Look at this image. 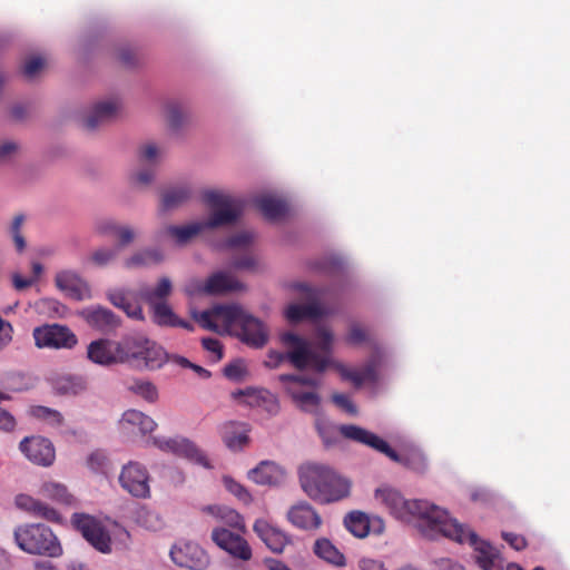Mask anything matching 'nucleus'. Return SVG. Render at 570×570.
<instances>
[{
	"instance_id": "1",
	"label": "nucleus",
	"mask_w": 570,
	"mask_h": 570,
	"mask_svg": "<svg viewBox=\"0 0 570 570\" xmlns=\"http://www.w3.org/2000/svg\"><path fill=\"white\" fill-rule=\"evenodd\" d=\"M279 341L286 352L269 351L264 361L265 366L269 368H276L285 360H288L294 367L312 368L315 373H323L328 367H333L343 380L350 381L355 386L376 380L375 360L360 370L340 363L331 356L335 337L333 332L325 326L316 330L313 344L291 331L283 332L279 335Z\"/></svg>"
},
{
	"instance_id": "2",
	"label": "nucleus",
	"mask_w": 570,
	"mask_h": 570,
	"mask_svg": "<svg viewBox=\"0 0 570 570\" xmlns=\"http://www.w3.org/2000/svg\"><path fill=\"white\" fill-rule=\"evenodd\" d=\"M374 501L397 521L414 524L422 537L440 539V528L449 513L445 509L428 500L406 499L390 485L376 488Z\"/></svg>"
},
{
	"instance_id": "3",
	"label": "nucleus",
	"mask_w": 570,
	"mask_h": 570,
	"mask_svg": "<svg viewBox=\"0 0 570 570\" xmlns=\"http://www.w3.org/2000/svg\"><path fill=\"white\" fill-rule=\"evenodd\" d=\"M202 199L210 210L208 217L183 225H166L158 230V240L185 246L204 230L232 224L240 215L239 202L225 190L205 189Z\"/></svg>"
},
{
	"instance_id": "4",
	"label": "nucleus",
	"mask_w": 570,
	"mask_h": 570,
	"mask_svg": "<svg viewBox=\"0 0 570 570\" xmlns=\"http://www.w3.org/2000/svg\"><path fill=\"white\" fill-rule=\"evenodd\" d=\"M298 476L305 494L323 504L341 501L351 493V481L323 463L302 464L298 469Z\"/></svg>"
},
{
	"instance_id": "5",
	"label": "nucleus",
	"mask_w": 570,
	"mask_h": 570,
	"mask_svg": "<svg viewBox=\"0 0 570 570\" xmlns=\"http://www.w3.org/2000/svg\"><path fill=\"white\" fill-rule=\"evenodd\" d=\"M71 523L86 541L102 554L124 552L130 548L131 534L118 522L101 520L86 513H73Z\"/></svg>"
},
{
	"instance_id": "6",
	"label": "nucleus",
	"mask_w": 570,
	"mask_h": 570,
	"mask_svg": "<svg viewBox=\"0 0 570 570\" xmlns=\"http://www.w3.org/2000/svg\"><path fill=\"white\" fill-rule=\"evenodd\" d=\"M440 538L472 547L475 562L482 570H522L515 563L504 566L500 552L490 542L479 538L474 530L451 517L450 513L440 528Z\"/></svg>"
},
{
	"instance_id": "7",
	"label": "nucleus",
	"mask_w": 570,
	"mask_h": 570,
	"mask_svg": "<svg viewBox=\"0 0 570 570\" xmlns=\"http://www.w3.org/2000/svg\"><path fill=\"white\" fill-rule=\"evenodd\" d=\"M119 351L121 364L150 371L161 368L168 358L161 345L141 333L125 335L119 341Z\"/></svg>"
},
{
	"instance_id": "8",
	"label": "nucleus",
	"mask_w": 570,
	"mask_h": 570,
	"mask_svg": "<svg viewBox=\"0 0 570 570\" xmlns=\"http://www.w3.org/2000/svg\"><path fill=\"white\" fill-rule=\"evenodd\" d=\"M337 430L344 438L367 445L385 454L391 460L400 462L414 471L422 472L426 469L425 456L423 452L417 448H412L409 451L399 454L393 449H391L387 442L366 429L348 424L341 425L337 428Z\"/></svg>"
},
{
	"instance_id": "9",
	"label": "nucleus",
	"mask_w": 570,
	"mask_h": 570,
	"mask_svg": "<svg viewBox=\"0 0 570 570\" xmlns=\"http://www.w3.org/2000/svg\"><path fill=\"white\" fill-rule=\"evenodd\" d=\"M13 539L20 550L28 554L59 558L62 546L53 531L42 523H24L14 528Z\"/></svg>"
},
{
	"instance_id": "10",
	"label": "nucleus",
	"mask_w": 570,
	"mask_h": 570,
	"mask_svg": "<svg viewBox=\"0 0 570 570\" xmlns=\"http://www.w3.org/2000/svg\"><path fill=\"white\" fill-rule=\"evenodd\" d=\"M278 380L297 409L311 414L318 413L322 402L318 393L322 382L318 377L304 374H283L278 376Z\"/></svg>"
},
{
	"instance_id": "11",
	"label": "nucleus",
	"mask_w": 570,
	"mask_h": 570,
	"mask_svg": "<svg viewBox=\"0 0 570 570\" xmlns=\"http://www.w3.org/2000/svg\"><path fill=\"white\" fill-rule=\"evenodd\" d=\"M244 312L237 304H217L202 312L191 311V316L205 330L218 334H234Z\"/></svg>"
},
{
	"instance_id": "12",
	"label": "nucleus",
	"mask_w": 570,
	"mask_h": 570,
	"mask_svg": "<svg viewBox=\"0 0 570 570\" xmlns=\"http://www.w3.org/2000/svg\"><path fill=\"white\" fill-rule=\"evenodd\" d=\"M242 533L224 525H215L210 531V540L232 559L249 562L254 556L253 548Z\"/></svg>"
},
{
	"instance_id": "13",
	"label": "nucleus",
	"mask_w": 570,
	"mask_h": 570,
	"mask_svg": "<svg viewBox=\"0 0 570 570\" xmlns=\"http://www.w3.org/2000/svg\"><path fill=\"white\" fill-rule=\"evenodd\" d=\"M296 288L302 293L305 303H291L285 307L284 316L287 322L296 324L304 320H317L327 314L316 289L306 284H298Z\"/></svg>"
},
{
	"instance_id": "14",
	"label": "nucleus",
	"mask_w": 570,
	"mask_h": 570,
	"mask_svg": "<svg viewBox=\"0 0 570 570\" xmlns=\"http://www.w3.org/2000/svg\"><path fill=\"white\" fill-rule=\"evenodd\" d=\"M242 288L240 282L227 272H217L207 279L190 278L184 286L188 296L215 295Z\"/></svg>"
},
{
	"instance_id": "15",
	"label": "nucleus",
	"mask_w": 570,
	"mask_h": 570,
	"mask_svg": "<svg viewBox=\"0 0 570 570\" xmlns=\"http://www.w3.org/2000/svg\"><path fill=\"white\" fill-rule=\"evenodd\" d=\"M171 562L188 570H206L210 564V557L198 543L188 540H178L169 549Z\"/></svg>"
},
{
	"instance_id": "16",
	"label": "nucleus",
	"mask_w": 570,
	"mask_h": 570,
	"mask_svg": "<svg viewBox=\"0 0 570 570\" xmlns=\"http://www.w3.org/2000/svg\"><path fill=\"white\" fill-rule=\"evenodd\" d=\"M150 479L147 468L138 461L124 464L118 475L121 489L137 499L150 497Z\"/></svg>"
},
{
	"instance_id": "17",
	"label": "nucleus",
	"mask_w": 570,
	"mask_h": 570,
	"mask_svg": "<svg viewBox=\"0 0 570 570\" xmlns=\"http://www.w3.org/2000/svg\"><path fill=\"white\" fill-rule=\"evenodd\" d=\"M32 336L38 348L70 350L78 343L76 334L60 324H46L33 328Z\"/></svg>"
},
{
	"instance_id": "18",
	"label": "nucleus",
	"mask_w": 570,
	"mask_h": 570,
	"mask_svg": "<svg viewBox=\"0 0 570 570\" xmlns=\"http://www.w3.org/2000/svg\"><path fill=\"white\" fill-rule=\"evenodd\" d=\"M157 428L158 424L151 416L136 409L126 410L117 422L119 435L127 441L147 436Z\"/></svg>"
},
{
	"instance_id": "19",
	"label": "nucleus",
	"mask_w": 570,
	"mask_h": 570,
	"mask_svg": "<svg viewBox=\"0 0 570 570\" xmlns=\"http://www.w3.org/2000/svg\"><path fill=\"white\" fill-rule=\"evenodd\" d=\"M19 450L31 463L40 466H50L56 459L52 442L43 436H27L19 443Z\"/></svg>"
},
{
	"instance_id": "20",
	"label": "nucleus",
	"mask_w": 570,
	"mask_h": 570,
	"mask_svg": "<svg viewBox=\"0 0 570 570\" xmlns=\"http://www.w3.org/2000/svg\"><path fill=\"white\" fill-rule=\"evenodd\" d=\"M230 396L238 406L261 409L269 414L278 412L276 397L265 389L246 387L232 392Z\"/></svg>"
},
{
	"instance_id": "21",
	"label": "nucleus",
	"mask_w": 570,
	"mask_h": 570,
	"mask_svg": "<svg viewBox=\"0 0 570 570\" xmlns=\"http://www.w3.org/2000/svg\"><path fill=\"white\" fill-rule=\"evenodd\" d=\"M55 285L67 297L81 302L92 298L89 283L72 269H62L55 275Z\"/></svg>"
},
{
	"instance_id": "22",
	"label": "nucleus",
	"mask_w": 570,
	"mask_h": 570,
	"mask_svg": "<svg viewBox=\"0 0 570 570\" xmlns=\"http://www.w3.org/2000/svg\"><path fill=\"white\" fill-rule=\"evenodd\" d=\"M253 531L273 553H283L292 542L284 530L266 518H257L253 523Z\"/></svg>"
},
{
	"instance_id": "23",
	"label": "nucleus",
	"mask_w": 570,
	"mask_h": 570,
	"mask_svg": "<svg viewBox=\"0 0 570 570\" xmlns=\"http://www.w3.org/2000/svg\"><path fill=\"white\" fill-rule=\"evenodd\" d=\"M234 334L237 335L242 342L256 348L263 347L269 336L265 324L246 311L239 320Z\"/></svg>"
},
{
	"instance_id": "24",
	"label": "nucleus",
	"mask_w": 570,
	"mask_h": 570,
	"mask_svg": "<svg viewBox=\"0 0 570 570\" xmlns=\"http://www.w3.org/2000/svg\"><path fill=\"white\" fill-rule=\"evenodd\" d=\"M87 357L90 362L100 366H114L121 364L119 341L98 338L87 346Z\"/></svg>"
},
{
	"instance_id": "25",
	"label": "nucleus",
	"mask_w": 570,
	"mask_h": 570,
	"mask_svg": "<svg viewBox=\"0 0 570 570\" xmlns=\"http://www.w3.org/2000/svg\"><path fill=\"white\" fill-rule=\"evenodd\" d=\"M246 476L258 485L278 487L286 481L287 472L281 464L265 460L248 470Z\"/></svg>"
},
{
	"instance_id": "26",
	"label": "nucleus",
	"mask_w": 570,
	"mask_h": 570,
	"mask_svg": "<svg viewBox=\"0 0 570 570\" xmlns=\"http://www.w3.org/2000/svg\"><path fill=\"white\" fill-rule=\"evenodd\" d=\"M90 327L98 331H111L120 325V318L109 308L101 305H90L77 312Z\"/></svg>"
},
{
	"instance_id": "27",
	"label": "nucleus",
	"mask_w": 570,
	"mask_h": 570,
	"mask_svg": "<svg viewBox=\"0 0 570 570\" xmlns=\"http://www.w3.org/2000/svg\"><path fill=\"white\" fill-rule=\"evenodd\" d=\"M286 518L293 527L304 531H316L322 525L321 515L307 502H298L292 505Z\"/></svg>"
},
{
	"instance_id": "28",
	"label": "nucleus",
	"mask_w": 570,
	"mask_h": 570,
	"mask_svg": "<svg viewBox=\"0 0 570 570\" xmlns=\"http://www.w3.org/2000/svg\"><path fill=\"white\" fill-rule=\"evenodd\" d=\"M202 512L212 517L219 525L246 532V523L244 517L234 508L226 504H208L202 508Z\"/></svg>"
},
{
	"instance_id": "29",
	"label": "nucleus",
	"mask_w": 570,
	"mask_h": 570,
	"mask_svg": "<svg viewBox=\"0 0 570 570\" xmlns=\"http://www.w3.org/2000/svg\"><path fill=\"white\" fill-rule=\"evenodd\" d=\"M121 108V101L118 98H106L96 102L81 117L82 125L88 129H94L101 120L116 115Z\"/></svg>"
},
{
	"instance_id": "30",
	"label": "nucleus",
	"mask_w": 570,
	"mask_h": 570,
	"mask_svg": "<svg viewBox=\"0 0 570 570\" xmlns=\"http://www.w3.org/2000/svg\"><path fill=\"white\" fill-rule=\"evenodd\" d=\"M173 292V281L168 276H161L156 281L154 285H141L136 296L146 302L148 306H150L154 304L168 302Z\"/></svg>"
},
{
	"instance_id": "31",
	"label": "nucleus",
	"mask_w": 570,
	"mask_h": 570,
	"mask_svg": "<svg viewBox=\"0 0 570 570\" xmlns=\"http://www.w3.org/2000/svg\"><path fill=\"white\" fill-rule=\"evenodd\" d=\"M107 299L121 309L129 318L144 322L146 320L141 304L129 297V291L125 288H111L106 294Z\"/></svg>"
},
{
	"instance_id": "32",
	"label": "nucleus",
	"mask_w": 570,
	"mask_h": 570,
	"mask_svg": "<svg viewBox=\"0 0 570 570\" xmlns=\"http://www.w3.org/2000/svg\"><path fill=\"white\" fill-rule=\"evenodd\" d=\"M249 428L245 423L229 421L219 426L224 444L232 451L243 450L249 441Z\"/></svg>"
},
{
	"instance_id": "33",
	"label": "nucleus",
	"mask_w": 570,
	"mask_h": 570,
	"mask_svg": "<svg viewBox=\"0 0 570 570\" xmlns=\"http://www.w3.org/2000/svg\"><path fill=\"white\" fill-rule=\"evenodd\" d=\"M174 455L187 459L205 469H213L207 455L194 441L183 435H175Z\"/></svg>"
},
{
	"instance_id": "34",
	"label": "nucleus",
	"mask_w": 570,
	"mask_h": 570,
	"mask_svg": "<svg viewBox=\"0 0 570 570\" xmlns=\"http://www.w3.org/2000/svg\"><path fill=\"white\" fill-rule=\"evenodd\" d=\"M165 261V254L157 247L138 249L126 257L122 265L127 269L147 268Z\"/></svg>"
},
{
	"instance_id": "35",
	"label": "nucleus",
	"mask_w": 570,
	"mask_h": 570,
	"mask_svg": "<svg viewBox=\"0 0 570 570\" xmlns=\"http://www.w3.org/2000/svg\"><path fill=\"white\" fill-rule=\"evenodd\" d=\"M313 552L318 559L333 567L343 568L346 566L344 553L325 537L317 538L314 541Z\"/></svg>"
},
{
	"instance_id": "36",
	"label": "nucleus",
	"mask_w": 570,
	"mask_h": 570,
	"mask_svg": "<svg viewBox=\"0 0 570 570\" xmlns=\"http://www.w3.org/2000/svg\"><path fill=\"white\" fill-rule=\"evenodd\" d=\"M14 504L18 509L29 512L33 517L43 518L48 521H58L60 518L59 513L55 509L28 494L17 495Z\"/></svg>"
},
{
	"instance_id": "37",
	"label": "nucleus",
	"mask_w": 570,
	"mask_h": 570,
	"mask_svg": "<svg viewBox=\"0 0 570 570\" xmlns=\"http://www.w3.org/2000/svg\"><path fill=\"white\" fill-rule=\"evenodd\" d=\"M163 115L167 126L177 131L186 125L189 118V109L181 101L169 100L163 107Z\"/></svg>"
},
{
	"instance_id": "38",
	"label": "nucleus",
	"mask_w": 570,
	"mask_h": 570,
	"mask_svg": "<svg viewBox=\"0 0 570 570\" xmlns=\"http://www.w3.org/2000/svg\"><path fill=\"white\" fill-rule=\"evenodd\" d=\"M344 525L356 538H365L370 533L371 521L367 514L353 511L344 518Z\"/></svg>"
},
{
	"instance_id": "39",
	"label": "nucleus",
	"mask_w": 570,
	"mask_h": 570,
	"mask_svg": "<svg viewBox=\"0 0 570 570\" xmlns=\"http://www.w3.org/2000/svg\"><path fill=\"white\" fill-rule=\"evenodd\" d=\"M256 204L261 212L269 219L281 218L287 210V206L282 199L269 194L257 197Z\"/></svg>"
},
{
	"instance_id": "40",
	"label": "nucleus",
	"mask_w": 570,
	"mask_h": 570,
	"mask_svg": "<svg viewBox=\"0 0 570 570\" xmlns=\"http://www.w3.org/2000/svg\"><path fill=\"white\" fill-rule=\"evenodd\" d=\"M135 522L139 527L153 532L165 528V520L160 513L146 507H141L136 511Z\"/></svg>"
},
{
	"instance_id": "41",
	"label": "nucleus",
	"mask_w": 570,
	"mask_h": 570,
	"mask_svg": "<svg viewBox=\"0 0 570 570\" xmlns=\"http://www.w3.org/2000/svg\"><path fill=\"white\" fill-rule=\"evenodd\" d=\"M35 308L39 314L52 318H62L68 314V307L60 301L52 297L40 298L36 302Z\"/></svg>"
},
{
	"instance_id": "42",
	"label": "nucleus",
	"mask_w": 570,
	"mask_h": 570,
	"mask_svg": "<svg viewBox=\"0 0 570 570\" xmlns=\"http://www.w3.org/2000/svg\"><path fill=\"white\" fill-rule=\"evenodd\" d=\"M193 195V188L188 184L171 187L163 194L161 202L166 208L175 207L188 200Z\"/></svg>"
},
{
	"instance_id": "43",
	"label": "nucleus",
	"mask_w": 570,
	"mask_h": 570,
	"mask_svg": "<svg viewBox=\"0 0 570 570\" xmlns=\"http://www.w3.org/2000/svg\"><path fill=\"white\" fill-rule=\"evenodd\" d=\"M127 389L149 403H155L158 400V389L150 381L137 379L129 382Z\"/></svg>"
},
{
	"instance_id": "44",
	"label": "nucleus",
	"mask_w": 570,
	"mask_h": 570,
	"mask_svg": "<svg viewBox=\"0 0 570 570\" xmlns=\"http://www.w3.org/2000/svg\"><path fill=\"white\" fill-rule=\"evenodd\" d=\"M154 323L159 326H173L177 323V315L171 308L169 302L158 303L149 306Z\"/></svg>"
},
{
	"instance_id": "45",
	"label": "nucleus",
	"mask_w": 570,
	"mask_h": 570,
	"mask_svg": "<svg viewBox=\"0 0 570 570\" xmlns=\"http://www.w3.org/2000/svg\"><path fill=\"white\" fill-rule=\"evenodd\" d=\"M29 414L33 419L42 421L45 424L51 428H59L63 422L61 413L53 409L41 405L31 406L29 409Z\"/></svg>"
},
{
	"instance_id": "46",
	"label": "nucleus",
	"mask_w": 570,
	"mask_h": 570,
	"mask_svg": "<svg viewBox=\"0 0 570 570\" xmlns=\"http://www.w3.org/2000/svg\"><path fill=\"white\" fill-rule=\"evenodd\" d=\"M119 253V247L101 246L92 250L88 259L96 267H106L117 259Z\"/></svg>"
},
{
	"instance_id": "47",
	"label": "nucleus",
	"mask_w": 570,
	"mask_h": 570,
	"mask_svg": "<svg viewBox=\"0 0 570 570\" xmlns=\"http://www.w3.org/2000/svg\"><path fill=\"white\" fill-rule=\"evenodd\" d=\"M41 494L46 498L61 503H70L71 495L68 493L67 488L55 481L45 482L41 487Z\"/></svg>"
},
{
	"instance_id": "48",
	"label": "nucleus",
	"mask_w": 570,
	"mask_h": 570,
	"mask_svg": "<svg viewBox=\"0 0 570 570\" xmlns=\"http://www.w3.org/2000/svg\"><path fill=\"white\" fill-rule=\"evenodd\" d=\"M222 482L226 491L233 494L240 502L245 504H250L253 502V495L248 489L230 475H224L222 478Z\"/></svg>"
},
{
	"instance_id": "49",
	"label": "nucleus",
	"mask_w": 570,
	"mask_h": 570,
	"mask_svg": "<svg viewBox=\"0 0 570 570\" xmlns=\"http://www.w3.org/2000/svg\"><path fill=\"white\" fill-rule=\"evenodd\" d=\"M156 171L151 167H138L130 171L129 181L134 188H146L153 184Z\"/></svg>"
},
{
	"instance_id": "50",
	"label": "nucleus",
	"mask_w": 570,
	"mask_h": 570,
	"mask_svg": "<svg viewBox=\"0 0 570 570\" xmlns=\"http://www.w3.org/2000/svg\"><path fill=\"white\" fill-rule=\"evenodd\" d=\"M164 155L163 148L155 142L142 144L137 151V160L140 165L156 164Z\"/></svg>"
},
{
	"instance_id": "51",
	"label": "nucleus",
	"mask_w": 570,
	"mask_h": 570,
	"mask_svg": "<svg viewBox=\"0 0 570 570\" xmlns=\"http://www.w3.org/2000/svg\"><path fill=\"white\" fill-rule=\"evenodd\" d=\"M121 224L110 217L98 218L94 223V232L102 237H115Z\"/></svg>"
},
{
	"instance_id": "52",
	"label": "nucleus",
	"mask_w": 570,
	"mask_h": 570,
	"mask_svg": "<svg viewBox=\"0 0 570 570\" xmlns=\"http://www.w3.org/2000/svg\"><path fill=\"white\" fill-rule=\"evenodd\" d=\"M224 374L232 381H243L248 375L247 364L243 360H236L225 366Z\"/></svg>"
},
{
	"instance_id": "53",
	"label": "nucleus",
	"mask_w": 570,
	"mask_h": 570,
	"mask_svg": "<svg viewBox=\"0 0 570 570\" xmlns=\"http://www.w3.org/2000/svg\"><path fill=\"white\" fill-rule=\"evenodd\" d=\"M255 238V234L249 229H242L230 236L227 240V246L235 249H243L248 247Z\"/></svg>"
},
{
	"instance_id": "54",
	"label": "nucleus",
	"mask_w": 570,
	"mask_h": 570,
	"mask_svg": "<svg viewBox=\"0 0 570 570\" xmlns=\"http://www.w3.org/2000/svg\"><path fill=\"white\" fill-rule=\"evenodd\" d=\"M23 220V216H16L10 226V234L12 236L14 247L18 252H22L26 248V240L21 234V226Z\"/></svg>"
},
{
	"instance_id": "55",
	"label": "nucleus",
	"mask_w": 570,
	"mask_h": 570,
	"mask_svg": "<svg viewBox=\"0 0 570 570\" xmlns=\"http://www.w3.org/2000/svg\"><path fill=\"white\" fill-rule=\"evenodd\" d=\"M136 237L137 230L134 227L121 224L115 236L118 240V245L116 247H119V250H121L122 247L131 244Z\"/></svg>"
},
{
	"instance_id": "56",
	"label": "nucleus",
	"mask_w": 570,
	"mask_h": 570,
	"mask_svg": "<svg viewBox=\"0 0 570 570\" xmlns=\"http://www.w3.org/2000/svg\"><path fill=\"white\" fill-rule=\"evenodd\" d=\"M346 342L352 345H358L367 340V332L360 324H352L345 337Z\"/></svg>"
},
{
	"instance_id": "57",
	"label": "nucleus",
	"mask_w": 570,
	"mask_h": 570,
	"mask_svg": "<svg viewBox=\"0 0 570 570\" xmlns=\"http://www.w3.org/2000/svg\"><path fill=\"white\" fill-rule=\"evenodd\" d=\"M150 442L159 451L174 454L175 436L157 435L153 436Z\"/></svg>"
},
{
	"instance_id": "58",
	"label": "nucleus",
	"mask_w": 570,
	"mask_h": 570,
	"mask_svg": "<svg viewBox=\"0 0 570 570\" xmlns=\"http://www.w3.org/2000/svg\"><path fill=\"white\" fill-rule=\"evenodd\" d=\"M108 463L107 455L101 451H95L89 454L87 465L95 472L102 471Z\"/></svg>"
},
{
	"instance_id": "59",
	"label": "nucleus",
	"mask_w": 570,
	"mask_h": 570,
	"mask_svg": "<svg viewBox=\"0 0 570 570\" xmlns=\"http://www.w3.org/2000/svg\"><path fill=\"white\" fill-rule=\"evenodd\" d=\"M45 61L40 57H31L23 65V72L27 77L33 78L43 68Z\"/></svg>"
},
{
	"instance_id": "60",
	"label": "nucleus",
	"mask_w": 570,
	"mask_h": 570,
	"mask_svg": "<svg viewBox=\"0 0 570 570\" xmlns=\"http://www.w3.org/2000/svg\"><path fill=\"white\" fill-rule=\"evenodd\" d=\"M333 402L336 406H338L341 410L345 411L348 414H356L357 410L356 406L351 401L350 396L345 394H334L332 397Z\"/></svg>"
},
{
	"instance_id": "61",
	"label": "nucleus",
	"mask_w": 570,
	"mask_h": 570,
	"mask_svg": "<svg viewBox=\"0 0 570 570\" xmlns=\"http://www.w3.org/2000/svg\"><path fill=\"white\" fill-rule=\"evenodd\" d=\"M203 347L214 355L215 361H219L223 357V346L216 338H203Z\"/></svg>"
},
{
	"instance_id": "62",
	"label": "nucleus",
	"mask_w": 570,
	"mask_h": 570,
	"mask_svg": "<svg viewBox=\"0 0 570 570\" xmlns=\"http://www.w3.org/2000/svg\"><path fill=\"white\" fill-rule=\"evenodd\" d=\"M13 328L11 324L0 316V350L12 341Z\"/></svg>"
},
{
	"instance_id": "63",
	"label": "nucleus",
	"mask_w": 570,
	"mask_h": 570,
	"mask_svg": "<svg viewBox=\"0 0 570 570\" xmlns=\"http://www.w3.org/2000/svg\"><path fill=\"white\" fill-rule=\"evenodd\" d=\"M19 146L14 141H4L0 145V164L10 160L18 153Z\"/></svg>"
},
{
	"instance_id": "64",
	"label": "nucleus",
	"mask_w": 570,
	"mask_h": 570,
	"mask_svg": "<svg viewBox=\"0 0 570 570\" xmlns=\"http://www.w3.org/2000/svg\"><path fill=\"white\" fill-rule=\"evenodd\" d=\"M360 570H389L384 562L372 558H362L358 561Z\"/></svg>"
}]
</instances>
